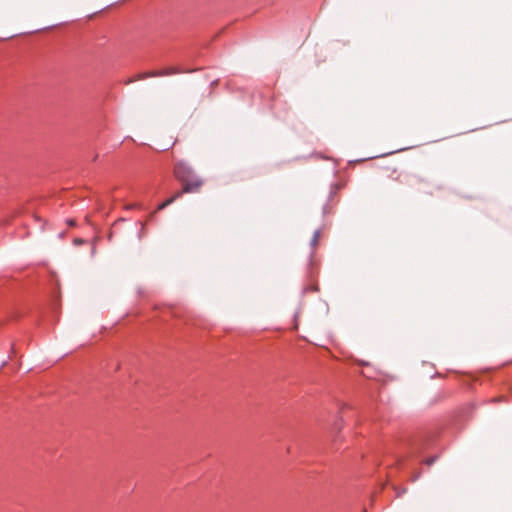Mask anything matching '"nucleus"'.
I'll use <instances>...</instances> for the list:
<instances>
[{"mask_svg": "<svg viewBox=\"0 0 512 512\" xmlns=\"http://www.w3.org/2000/svg\"><path fill=\"white\" fill-rule=\"evenodd\" d=\"M183 193H184V192H183V190H182V191H178V192H176V193H175V194H174L170 199H174V201H175V200H177L178 198H180V197L182 196V194H183Z\"/></svg>", "mask_w": 512, "mask_h": 512, "instance_id": "obj_7", "label": "nucleus"}, {"mask_svg": "<svg viewBox=\"0 0 512 512\" xmlns=\"http://www.w3.org/2000/svg\"><path fill=\"white\" fill-rule=\"evenodd\" d=\"M67 223L70 225V226H74L76 224L75 220H68Z\"/></svg>", "mask_w": 512, "mask_h": 512, "instance_id": "obj_8", "label": "nucleus"}, {"mask_svg": "<svg viewBox=\"0 0 512 512\" xmlns=\"http://www.w3.org/2000/svg\"><path fill=\"white\" fill-rule=\"evenodd\" d=\"M422 182H424V179L419 175H410L409 179L406 181V183L411 186Z\"/></svg>", "mask_w": 512, "mask_h": 512, "instance_id": "obj_4", "label": "nucleus"}, {"mask_svg": "<svg viewBox=\"0 0 512 512\" xmlns=\"http://www.w3.org/2000/svg\"><path fill=\"white\" fill-rule=\"evenodd\" d=\"M173 202H174V199H167L166 201H164L163 203H161L158 206L157 211H161V210L165 209L167 206L171 205Z\"/></svg>", "mask_w": 512, "mask_h": 512, "instance_id": "obj_5", "label": "nucleus"}, {"mask_svg": "<svg viewBox=\"0 0 512 512\" xmlns=\"http://www.w3.org/2000/svg\"><path fill=\"white\" fill-rule=\"evenodd\" d=\"M204 184V180L196 173L182 183L184 193H197Z\"/></svg>", "mask_w": 512, "mask_h": 512, "instance_id": "obj_2", "label": "nucleus"}, {"mask_svg": "<svg viewBox=\"0 0 512 512\" xmlns=\"http://www.w3.org/2000/svg\"><path fill=\"white\" fill-rule=\"evenodd\" d=\"M136 207H138L136 204H131V205H128L126 208L132 209V208H136Z\"/></svg>", "mask_w": 512, "mask_h": 512, "instance_id": "obj_9", "label": "nucleus"}, {"mask_svg": "<svg viewBox=\"0 0 512 512\" xmlns=\"http://www.w3.org/2000/svg\"><path fill=\"white\" fill-rule=\"evenodd\" d=\"M75 243L80 244V243H82V240L81 239H77V240H75Z\"/></svg>", "mask_w": 512, "mask_h": 512, "instance_id": "obj_10", "label": "nucleus"}, {"mask_svg": "<svg viewBox=\"0 0 512 512\" xmlns=\"http://www.w3.org/2000/svg\"><path fill=\"white\" fill-rule=\"evenodd\" d=\"M436 460V457H430V458H427L424 463L428 466H431Z\"/></svg>", "mask_w": 512, "mask_h": 512, "instance_id": "obj_6", "label": "nucleus"}, {"mask_svg": "<svg viewBox=\"0 0 512 512\" xmlns=\"http://www.w3.org/2000/svg\"><path fill=\"white\" fill-rule=\"evenodd\" d=\"M317 237H318V232L315 233L314 241H316Z\"/></svg>", "mask_w": 512, "mask_h": 512, "instance_id": "obj_11", "label": "nucleus"}, {"mask_svg": "<svg viewBox=\"0 0 512 512\" xmlns=\"http://www.w3.org/2000/svg\"><path fill=\"white\" fill-rule=\"evenodd\" d=\"M195 171L184 161H178L173 170V174L181 183L185 182L190 176H193Z\"/></svg>", "mask_w": 512, "mask_h": 512, "instance_id": "obj_1", "label": "nucleus"}, {"mask_svg": "<svg viewBox=\"0 0 512 512\" xmlns=\"http://www.w3.org/2000/svg\"><path fill=\"white\" fill-rule=\"evenodd\" d=\"M177 73H178V71L175 68H167V69H164V70L151 72L147 76L161 77V76L174 75V74H177Z\"/></svg>", "mask_w": 512, "mask_h": 512, "instance_id": "obj_3", "label": "nucleus"}]
</instances>
